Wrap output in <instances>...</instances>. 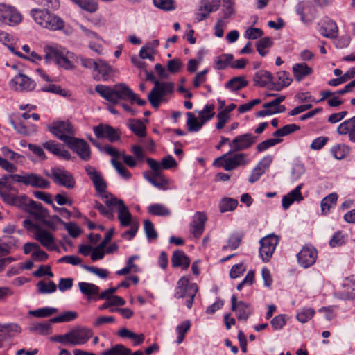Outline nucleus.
I'll return each instance as SVG.
<instances>
[{
    "label": "nucleus",
    "mask_w": 355,
    "mask_h": 355,
    "mask_svg": "<svg viewBox=\"0 0 355 355\" xmlns=\"http://www.w3.org/2000/svg\"><path fill=\"white\" fill-rule=\"evenodd\" d=\"M303 184L298 185L295 189L292 190L287 195L284 196L282 198V207L284 209H288V207L295 201H301L303 200V197L300 192Z\"/></svg>",
    "instance_id": "473e14b6"
},
{
    "label": "nucleus",
    "mask_w": 355,
    "mask_h": 355,
    "mask_svg": "<svg viewBox=\"0 0 355 355\" xmlns=\"http://www.w3.org/2000/svg\"><path fill=\"white\" fill-rule=\"evenodd\" d=\"M235 152L231 149L228 153L216 158L213 165L216 167L223 168L225 171H230L240 166H245L250 163L247 154L241 153L232 154Z\"/></svg>",
    "instance_id": "39448f33"
},
{
    "label": "nucleus",
    "mask_w": 355,
    "mask_h": 355,
    "mask_svg": "<svg viewBox=\"0 0 355 355\" xmlns=\"http://www.w3.org/2000/svg\"><path fill=\"white\" fill-rule=\"evenodd\" d=\"M278 242L279 238L275 234H270L260 240L259 254L263 261L268 262L270 259Z\"/></svg>",
    "instance_id": "9b49d317"
},
{
    "label": "nucleus",
    "mask_w": 355,
    "mask_h": 355,
    "mask_svg": "<svg viewBox=\"0 0 355 355\" xmlns=\"http://www.w3.org/2000/svg\"><path fill=\"white\" fill-rule=\"evenodd\" d=\"M273 159L272 155H267L264 157L258 164L253 168L250 175L249 176L248 181L252 184L258 181L260 177L270 167Z\"/></svg>",
    "instance_id": "5701e85b"
},
{
    "label": "nucleus",
    "mask_w": 355,
    "mask_h": 355,
    "mask_svg": "<svg viewBox=\"0 0 355 355\" xmlns=\"http://www.w3.org/2000/svg\"><path fill=\"white\" fill-rule=\"evenodd\" d=\"M187 115L188 116L187 121L188 130L189 132L199 131L204 125L205 122H203V121L201 120L200 121H198L197 118L191 112H187Z\"/></svg>",
    "instance_id": "8fccbe9b"
},
{
    "label": "nucleus",
    "mask_w": 355,
    "mask_h": 355,
    "mask_svg": "<svg viewBox=\"0 0 355 355\" xmlns=\"http://www.w3.org/2000/svg\"><path fill=\"white\" fill-rule=\"evenodd\" d=\"M46 63L55 62L65 69H73L74 66L71 60L73 59V53L67 51L60 46H46L44 47Z\"/></svg>",
    "instance_id": "7ed1b4c3"
},
{
    "label": "nucleus",
    "mask_w": 355,
    "mask_h": 355,
    "mask_svg": "<svg viewBox=\"0 0 355 355\" xmlns=\"http://www.w3.org/2000/svg\"><path fill=\"white\" fill-rule=\"evenodd\" d=\"M214 108L215 106L213 104L206 105L203 110L199 113L200 119L205 123L213 118L215 114L214 112Z\"/></svg>",
    "instance_id": "69168bd1"
},
{
    "label": "nucleus",
    "mask_w": 355,
    "mask_h": 355,
    "mask_svg": "<svg viewBox=\"0 0 355 355\" xmlns=\"http://www.w3.org/2000/svg\"><path fill=\"white\" fill-rule=\"evenodd\" d=\"M292 69L295 79L298 82L302 80L313 72L312 68L309 67L307 64L304 62L296 63L293 66Z\"/></svg>",
    "instance_id": "f704fd0d"
},
{
    "label": "nucleus",
    "mask_w": 355,
    "mask_h": 355,
    "mask_svg": "<svg viewBox=\"0 0 355 355\" xmlns=\"http://www.w3.org/2000/svg\"><path fill=\"white\" fill-rule=\"evenodd\" d=\"M219 4H211L207 0H202L198 11L196 13L198 21H201L209 17V13L216 12L219 8Z\"/></svg>",
    "instance_id": "7c9ffc66"
},
{
    "label": "nucleus",
    "mask_w": 355,
    "mask_h": 355,
    "mask_svg": "<svg viewBox=\"0 0 355 355\" xmlns=\"http://www.w3.org/2000/svg\"><path fill=\"white\" fill-rule=\"evenodd\" d=\"M146 162L153 171H161L162 169H170L177 166V162L171 155H168L162 159L159 163L157 160L148 157Z\"/></svg>",
    "instance_id": "b1692460"
},
{
    "label": "nucleus",
    "mask_w": 355,
    "mask_h": 355,
    "mask_svg": "<svg viewBox=\"0 0 355 355\" xmlns=\"http://www.w3.org/2000/svg\"><path fill=\"white\" fill-rule=\"evenodd\" d=\"M174 84L171 82L155 81V86L148 95V99L154 108H158L164 98L173 92Z\"/></svg>",
    "instance_id": "0eeeda50"
},
{
    "label": "nucleus",
    "mask_w": 355,
    "mask_h": 355,
    "mask_svg": "<svg viewBox=\"0 0 355 355\" xmlns=\"http://www.w3.org/2000/svg\"><path fill=\"white\" fill-rule=\"evenodd\" d=\"M285 96L280 95L270 102L264 103L262 110H259L257 113V116H266L277 113H282L286 110L284 105H281L280 103L285 100Z\"/></svg>",
    "instance_id": "f3484780"
},
{
    "label": "nucleus",
    "mask_w": 355,
    "mask_h": 355,
    "mask_svg": "<svg viewBox=\"0 0 355 355\" xmlns=\"http://www.w3.org/2000/svg\"><path fill=\"white\" fill-rule=\"evenodd\" d=\"M94 135L98 138L107 139L110 142H115L120 139L117 130L109 125L99 124L93 127Z\"/></svg>",
    "instance_id": "4be33fe9"
},
{
    "label": "nucleus",
    "mask_w": 355,
    "mask_h": 355,
    "mask_svg": "<svg viewBox=\"0 0 355 355\" xmlns=\"http://www.w3.org/2000/svg\"><path fill=\"white\" fill-rule=\"evenodd\" d=\"M48 19L44 28L52 31H60L64 28L65 22L60 17L49 12V17Z\"/></svg>",
    "instance_id": "4c0bfd02"
},
{
    "label": "nucleus",
    "mask_w": 355,
    "mask_h": 355,
    "mask_svg": "<svg viewBox=\"0 0 355 355\" xmlns=\"http://www.w3.org/2000/svg\"><path fill=\"white\" fill-rule=\"evenodd\" d=\"M21 332V328L17 323H0V341L15 336Z\"/></svg>",
    "instance_id": "c756f323"
},
{
    "label": "nucleus",
    "mask_w": 355,
    "mask_h": 355,
    "mask_svg": "<svg viewBox=\"0 0 355 355\" xmlns=\"http://www.w3.org/2000/svg\"><path fill=\"white\" fill-rule=\"evenodd\" d=\"M95 91L112 104H119L121 101L134 100L136 98V94L125 83H118L113 87L97 85Z\"/></svg>",
    "instance_id": "f03ea898"
},
{
    "label": "nucleus",
    "mask_w": 355,
    "mask_h": 355,
    "mask_svg": "<svg viewBox=\"0 0 355 355\" xmlns=\"http://www.w3.org/2000/svg\"><path fill=\"white\" fill-rule=\"evenodd\" d=\"M297 13L300 16L302 22L311 23L316 17V8L309 2H300L296 8Z\"/></svg>",
    "instance_id": "412c9836"
},
{
    "label": "nucleus",
    "mask_w": 355,
    "mask_h": 355,
    "mask_svg": "<svg viewBox=\"0 0 355 355\" xmlns=\"http://www.w3.org/2000/svg\"><path fill=\"white\" fill-rule=\"evenodd\" d=\"M101 355H143L141 351H136L133 354L131 350L123 345H116L110 349L103 351Z\"/></svg>",
    "instance_id": "a19ab883"
},
{
    "label": "nucleus",
    "mask_w": 355,
    "mask_h": 355,
    "mask_svg": "<svg viewBox=\"0 0 355 355\" xmlns=\"http://www.w3.org/2000/svg\"><path fill=\"white\" fill-rule=\"evenodd\" d=\"M191 327V322L189 320H186L182 322L176 327V331L178 334L177 338V344L179 345L182 343L184 340L185 334L189 331Z\"/></svg>",
    "instance_id": "052dcab7"
},
{
    "label": "nucleus",
    "mask_w": 355,
    "mask_h": 355,
    "mask_svg": "<svg viewBox=\"0 0 355 355\" xmlns=\"http://www.w3.org/2000/svg\"><path fill=\"white\" fill-rule=\"evenodd\" d=\"M238 200L232 198H224L221 200L219 208L222 213L234 210L238 206Z\"/></svg>",
    "instance_id": "603ef678"
},
{
    "label": "nucleus",
    "mask_w": 355,
    "mask_h": 355,
    "mask_svg": "<svg viewBox=\"0 0 355 355\" xmlns=\"http://www.w3.org/2000/svg\"><path fill=\"white\" fill-rule=\"evenodd\" d=\"M43 147L59 158L66 160L71 159L70 153L62 144L49 141L44 143Z\"/></svg>",
    "instance_id": "cd10ccee"
},
{
    "label": "nucleus",
    "mask_w": 355,
    "mask_h": 355,
    "mask_svg": "<svg viewBox=\"0 0 355 355\" xmlns=\"http://www.w3.org/2000/svg\"><path fill=\"white\" fill-rule=\"evenodd\" d=\"M38 291L41 293H51L56 291L57 286L56 284L50 281L48 283H46L44 281H40L37 284Z\"/></svg>",
    "instance_id": "680f3d73"
},
{
    "label": "nucleus",
    "mask_w": 355,
    "mask_h": 355,
    "mask_svg": "<svg viewBox=\"0 0 355 355\" xmlns=\"http://www.w3.org/2000/svg\"><path fill=\"white\" fill-rule=\"evenodd\" d=\"M343 296L345 299L352 300L355 297V282L347 279L344 284Z\"/></svg>",
    "instance_id": "0e129e2a"
},
{
    "label": "nucleus",
    "mask_w": 355,
    "mask_h": 355,
    "mask_svg": "<svg viewBox=\"0 0 355 355\" xmlns=\"http://www.w3.org/2000/svg\"><path fill=\"white\" fill-rule=\"evenodd\" d=\"M223 17L221 19H229L234 13V3L231 0H223Z\"/></svg>",
    "instance_id": "338daca9"
},
{
    "label": "nucleus",
    "mask_w": 355,
    "mask_h": 355,
    "mask_svg": "<svg viewBox=\"0 0 355 355\" xmlns=\"http://www.w3.org/2000/svg\"><path fill=\"white\" fill-rule=\"evenodd\" d=\"M207 220L206 216L201 212H197L190 225V232L193 236L198 239L205 230V223Z\"/></svg>",
    "instance_id": "a878e982"
},
{
    "label": "nucleus",
    "mask_w": 355,
    "mask_h": 355,
    "mask_svg": "<svg viewBox=\"0 0 355 355\" xmlns=\"http://www.w3.org/2000/svg\"><path fill=\"white\" fill-rule=\"evenodd\" d=\"M78 287L82 294L85 295L89 300L92 299L93 296L99 294V287L92 283L79 282Z\"/></svg>",
    "instance_id": "79ce46f5"
},
{
    "label": "nucleus",
    "mask_w": 355,
    "mask_h": 355,
    "mask_svg": "<svg viewBox=\"0 0 355 355\" xmlns=\"http://www.w3.org/2000/svg\"><path fill=\"white\" fill-rule=\"evenodd\" d=\"M277 78L278 80L274 82L273 86L271 87V89H275L277 91H279L283 87L288 86L292 81L289 73L284 71L278 72L277 73Z\"/></svg>",
    "instance_id": "a18cd8bd"
},
{
    "label": "nucleus",
    "mask_w": 355,
    "mask_h": 355,
    "mask_svg": "<svg viewBox=\"0 0 355 355\" xmlns=\"http://www.w3.org/2000/svg\"><path fill=\"white\" fill-rule=\"evenodd\" d=\"M52 323L51 319L44 322H33L29 325L28 329L31 333L43 336L49 335L52 333Z\"/></svg>",
    "instance_id": "72a5a7b5"
},
{
    "label": "nucleus",
    "mask_w": 355,
    "mask_h": 355,
    "mask_svg": "<svg viewBox=\"0 0 355 355\" xmlns=\"http://www.w3.org/2000/svg\"><path fill=\"white\" fill-rule=\"evenodd\" d=\"M338 200V195L336 193H331L321 201V211L322 214H327L330 209L336 206Z\"/></svg>",
    "instance_id": "de8ad7c7"
},
{
    "label": "nucleus",
    "mask_w": 355,
    "mask_h": 355,
    "mask_svg": "<svg viewBox=\"0 0 355 355\" xmlns=\"http://www.w3.org/2000/svg\"><path fill=\"white\" fill-rule=\"evenodd\" d=\"M171 265L173 268L182 267L187 269L190 265V259L184 251L176 250L171 257Z\"/></svg>",
    "instance_id": "2f4dec72"
},
{
    "label": "nucleus",
    "mask_w": 355,
    "mask_h": 355,
    "mask_svg": "<svg viewBox=\"0 0 355 355\" xmlns=\"http://www.w3.org/2000/svg\"><path fill=\"white\" fill-rule=\"evenodd\" d=\"M298 130H300V126L294 123L288 124L275 131L273 132V136L275 137H284Z\"/></svg>",
    "instance_id": "13d9d810"
},
{
    "label": "nucleus",
    "mask_w": 355,
    "mask_h": 355,
    "mask_svg": "<svg viewBox=\"0 0 355 355\" xmlns=\"http://www.w3.org/2000/svg\"><path fill=\"white\" fill-rule=\"evenodd\" d=\"M144 176L146 180L155 187L164 191L168 189L169 180L162 175V171H153L152 174L145 173Z\"/></svg>",
    "instance_id": "393cba45"
},
{
    "label": "nucleus",
    "mask_w": 355,
    "mask_h": 355,
    "mask_svg": "<svg viewBox=\"0 0 355 355\" xmlns=\"http://www.w3.org/2000/svg\"><path fill=\"white\" fill-rule=\"evenodd\" d=\"M49 129L53 135L65 144L74 137L73 126L69 121H54Z\"/></svg>",
    "instance_id": "1a4fd4ad"
},
{
    "label": "nucleus",
    "mask_w": 355,
    "mask_h": 355,
    "mask_svg": "<svg viewBox=\"0 0 355 355\" xmlns=\"http://www.w3.org/2000/svg\"><path fill=\"white\" fill-rule=\"evenodd\" d=\"M103 198L105 199L107 206L118 207V219L121 226L127 227L133 223L132 222V214L122 200L118 199L111 193H105Z\"/></svg>",
    "instance_id": "6e6552de"
},
{
    "label": "nucleus",
    "mask_w": 355,
    "mask_h": 355,
    "mask_svg": "<svg viewBox=\"0 0 355 355\" xmlns=\"http://www.w3.org/2000/svg\"><path fill=\"white\" fill-rule=\"evenodd\" d=\"M78 317V313L75 311H66L58 315L51 318V322L54 323L67 322L74 320Z\"/></svg>",
    "instance_id": "4d7b16f0"
},
{
    "label": "nucleus",
    "mask_w": 355,
    "mask_h": 355,
    "mask_svg": "<svg viewBox=\"0 0 355 355\" xmlns=\"http://www.w3.org/2000/svg\"><path fill=\"white\" fill-rule=\"evenodd\" d=\"M85 170L92 181L96 191L101 193H105L107 184L101 173L92 166H87Z\"/></svg>",
    "instance_id": "bb28decb"
},
{
    "label": "nucleus",
    "mask_w": 355,
    "mask_h": 355,
    "mask_svg": "<svg viewBox=\"0 0 355 355\" xmlns=\"http://www.w3.org/2000/svg\"><path fill=\"white\" fill-rule=\"evenodd\" d=\"M248 85L244 76H236L231 78L225 83V88L232 92H235L245 87Z\"/></svg>",
    "instance_id": "37998d69"
},
{
    "label": "nucleus",
    "mask_w": 355,
    "mask_h": 355,
    "mask_svg": "<svg viewBox=\"0 0 355 355\" xmlns=\"http://www.w3.org/2000/svg\"><path fill=\"white\" fill-rule=\"evenodd\" d=\"M53 181L55 184L71 189L75 187L76 181L72 173L62 167L53 168Z\"/></svg>",
    "instance_id": "f8f14e48"
},
{
    "label": "nucleus",
    "mask_w": 355,
    "mask_h": 355,
    "mask_svg": "<svg viewBox=\"0 0 355 355\" xmlns=\"http://www.w3.org/2000/svg\"><path fill=\"white\" fill-rule=\"evenodd\" d=\"M96 74L94 79L96 81H107L115 76V69L105 60L98 59V64L95 69Z\"/></svg>",
    "instance_id": "aec40b11"
},
{
    "label": "nucleus",
    "mask_w": 355,
    "mask_h": 355,
    "mask_svg": "<svg viewBox=\"0 0 355 355\" xmlns=\"http://www.w3.org/2000/svg\"><path fill=\"white\" fill-rule=\"evenodd\" d=\"M128 126L139 137H144L146 135V127L139 119H130Z\"/></svg>",
    "instance_id": "c03bdc74"
},
{
    "label": "nucleus",
    "mask_w": 355,
    "mask_h": 355,
    "mask_svg": "<svg viewBox=\"0 0 355 355\" xmlns=\"http://www.w3.org/2000/svg\"><path fill=\"white\" fill-rule=\"evenodd\" d=\"M49 11L45 9L33 8L30 11V15L34 21L40 26L44 28L46 19L49 17Z\"/></svg>",
    "instance_id": "ea45409f"
},
{
    "label": "nucleus",
    "mask_w": 355,
    "mask_h": 355,
    "mask_svg": "<svg viewBox=\"0 0 355 355\" xmlns=\"http://www.w3.org/2000/svg\"><path fill=\"white\" fill-rule=\"evenodd\" d=\"M272 45V41L270 37H266L260 39L257 43V50L259 52V55L262 57H264L267 54V51H265V49H268L271 47Z\"/></svg>",
    "instance_id": "bf43d9fd"
},
{
    "label": "nucleus",
    "mask_w": 355,
    "mask_h": 355,
    "mask_svg": "<svg viewBox=\"0 0 355 355\" xmlns=\"http://www.w3.org/2000/svg\"><path fill=\"white\" fill-rule=\"evenodd\" d=\"M25 205H27L28 211L31 214L35 215L37 217H43L46 213V210L43 207L40 202H37L34 200H29L28 203H26Z\"/></svg>",
    "instance_id": "3c124183"
},
{
    "label": "nucleus",
    "mask_w": 355,
    "mask_h": 355,
    "mask_svg": "<svg viewBox=\"0 0 355 355\" xmlns=\"http://www.w3.org/2000/svg\"><path fill=\"white\" fill-rule=\"evenodd\" d=\"M11 83L18 85L16 89L19 91H32L35 89L36 85L34 80L22 73H19L15 76V78L11 80Z\"/></svg>",
    "instance_id": "c85d7f7f"
},
{
    "label": "nucleus",
    "mask_w": 355,
    "mask_h": 355,
    "mask_svg": "<svg viewBox=\"0 0 355 355\" xmlns=\"http://www.w3.org/2000/svg\"><path fill=\"white\" fill-rule=\"evenodd\" d=\"M148 212L153 216H168L171 212L165 205L159 203H154L149 205L147 208Z\"/></svg>",
    "instance_id": "49530a36"
},
{
    "label": "nucleus",
    "mask_w": 355,
    "mask_h": 355,
    "mask_svg": "<svg viewBox=\"0 0 355 355\" xmlns=\"http://www.w3.org/2000/svg\"><path fill=\"white\" fill-rule=\"evenodd\" d=\"M58 312V309L53 307H44L29 311V314L36 318H46Z\"/></svg>",
    "instance_id": "6e6d98bb"
},
{
    "label": "nucleus",
    "mask_w": 355,
    "mask_h": 355,
    "mask_svg": "<svg viewBox=\"0 0 355 355\" xmlns=\"http://www.w3.org/2000/svg\"><path fill=\"white\" fill-rule=\"evenodd\" d=\"M22 183L26 186H31L39 189H49L50 182L41 175L29 173L24 175L19 174H8L0 178V198L8 205L22 207L28 202L25 195L18 196V191L12 184L10 180Z\"/></svg>",
    "instance_id": "f257e3e1"
},
{
    "label": "nucleus",
    "mask_w": 355,
    "mask_h": 355,
    "mask_svg": "<svg viewBox=\"0 0 355 355\" xmlns=\"http://www.w3.org/2000/svg\"><path fill=\"white\" fill-rule=\"evenodd\" d=\"M92 331L87 328H76L64 335H55L51 338L53 342L63 345H81L92 337Z\"/></svg>",
    "instance_id": "20e7f679"
},
{
    "label": "nucleus",
    "mask_w": 355,
    "mask_h": 355,
    "mask_svg": "<svg viewBox=\"0 0 355 355\" xmlns=\"http://www.w3.org/2000/svg\"><path fill=\"white\" fill-rule=\"evenodd\" d=\"M153 3L157 8L166 11L175 8V2L173 0H153Z\"/></svg>",
    "instance_id": "774afa93"
},
{
    "label": "nucleus",
    "mask_w": 355,
    "mask_h": 355,
    "mask_svg": "<svg viewBox=\"0 0 355 355\" xmlns=\"http://www.w3.org/2000/svg\"><path fill=\"white\" fill-rule=\"evenodd\" d=\"M198 291L196 283H190L187 277H182L178 282L174 297L175 298H187L186 305L188 309L192 307L194 298Z\"/></svg>",
    "instance_id": "423d86ee"
},
{
    "label": "nucleus",
    "mask_w": 355,
    "mask_h": 355,
    "mask_svg": "<svg viewBox=\"0 0 355 355\" xmlns=\"http://www.w3.org/2000/svg\"><path fill=\"white\" fill-rule=\"evenodd\" d=\"M23 19L19 11L10 5L0 3V21L9 26L19 24Z\"/></svg>",
    "instance_id": "9d476101"
},
{
    "label": "nucleus",
    "mask_w": 355,
    "mask_h": 355,
    "mask_svg": "<svg viewBox=\"0 0 355 355\" xmlns=\"http://www.w3.org/2000/svg\"><path fill=\"white\" fill-rule=\"evenodd\" d=\"M231 310L236 313L239 320L247 321L252 314L250 304L241 300H238L235 295L231 297Z\"/></svg>",
    "instance_id": "a211bd4d"
},
{
    "label": "nucleus",
    "mask_w": 355,
    "mask_h": 355,
    "mask_svg": "<svg viewBox=\"0 0 355 355\" xmlns=\"http://www.w3.org/2000/svg\"><path fill=\"white\" fill-rule=\"evenodd\" d=\"M258 137L250 133H245L235 137L230 142L229 146L232 151H241L250 148L257 142Z\"/></svg>",
    "instance_id": "4468645a"
},
{
    "label": "nucleus",
    "mask_w": 355,
    "mask_h": 355,
    "mask_svg": "<svg viewBox=\"0 0 355 355\" xmlns=\"http://www.w3.org/2000/svg\"><path fill=\"white\" fill-rule=\"evenodd\" d=\"M349 153V148L345 144H337L331 149V153L337 159L345 158Z\"/></svg>",
    "instance_id": "5fc2aeb1"
},
{
    "label": "nucleus",
    "mask_w": 355,
    "mask_h": 355,
    "mask_svg": "<svg viewBox=\"0 0 355 355\" xmlns=\"http://www.w3.org/2000/svg\"><path fill=\"white\" fill-rule=\"evenodd\" d=\"M34 236L35 239L48 250H59L54 236L48 230L42 228H37L35 232Z\"/></svg>",
    "instance_id": "6ab92c4d"
},
{
    "label": "nucleus",
    "mask_w": 355,
    "mask_h": 355,
    "mask_svg": "<svg viewBox=\"0 0 355 355\" xmlns=\"http://www.w3.org/2000/svg\"><path fill=\"white\" fill-rule=\"evenodd\" d=\"M336 131L340 135H348L351 140L352 135L355 134V116L341 123Z\"/></svg>",
    "instance_id": "e433bc0d"
},
{
    "label": "nucleus",
    "mask_w": 355,
    "mask_h": 355,
    "mask_svg": "<svg viewBox=\"0 0 355 355\" xmlns=\"http://www.w3.org/2000/svg\"><path fill=\"white\" fill-rule=\"evenodd\" d=\"M234 56L232 54H223L216 58L215 60V69L217 70L225 69L228 65L230 66Z\"/></svg>",
    "instance_id": "864d4df0"
},
{
    "label": "nucleus",
    "mask_w": 355,
    "mask_h": 355,
    "mask_svg": "<svg viewBox=\"0 0 355 355\" xmlns=\"http://www.w3.org/2000/svg\"><path fill=\"white\" fill-rule=\"evenodd\" d=\"M66 144L83 160L88 161L90 159V147L84 139L73 137Z\"/></svg>",
    "instance_id": "2eb2a0df"
},
{
    "label": "nucleus",
    "mask_w": 355,
    "mask_h": 355,
    "mask_svg": "<svg viewBox=\"0 0 355 355\" xmlns=\"http://www.w3.org/2000/svg\"><path fill=\"white\" fill-rule=\"evenodd\" d=\"M273 76L269 71L261 70L257 71L254 77L256 85L260 87H268L270 84L273 85Z\"/></svg>",
    "instance_id": "58836bf2"
},
{
    "label": "nucleus",
    "mask_w": 355,
    "mask_h": 355,
    "mask_svg": "<svg viewBox=\"0 0 355 355\" xmlns=\"http://www.w3.org/2000/svg\"><path fill=\"white\" fill-rule=\"evenodd\" d=\"M315 314V311L311 308H304L296 315L297 320L302 323L308 322Z\"/></svg>",
    "instance_id": "e2e57ef3"
},
{
    "label": "nucleus",
    "mask_w": 355,
    "mask_h": 355,
    "mask_svg": "<svg viewBox=\"0 0 355 355\" xmlns=\"http://www.w3.org/2000/svg\"><path fill=\"white\" fill-rule=\"evenodd\" d=\"M318 252L311 245H305L297 254L298 263L303 268H307L313 266L317 259Z\"/></svg>",
    "instance_id": "dca6fc26"
},
{
    "label": "nucleus",
    "mask_w": 355,
    "mask_h": 355,
    "mask_svg": "<svg viewBox=\"0 0 355 355\" xmlns=\"http://www.w3.org/2000/svg\"><path fill=\"white\" fill-rule=\"evenodd\" d=\"M338 31L336 22L329 20L321 28V34L328 38H335L338 35Z\"/></svg>",
    "instance_id": "09e8293b"
},
{
    "label": "nucleus",
    "mask_w": 355,
    "mask_h": 355,
    "mask_svg": "<svg viewBox=\"0 0 355 355\" xmlns=\"http://www.w3.org/2000/svg\"><path fill=\"white\" fill-rule=\"evenodd\" d=\"M103 150L105 153L112 157V164L120 175L125 180L130 179L131 173L117 160L121 158V153L110 145L104 146Z\"/></svg>",
    "instance_id": "ddd939ff"
},
{
    "label": "nucleus",
    "mask_w": 355,
    "mask_h": 355,
    "mask_svg": "<svg viewBox=\"0 0 355 355\" xmlns=\"http://www.w3.org/2000/svg\"><path fill=\"white\" fill-rule=\"evenodd\" d=\"M10 123L18 133L23 135H31L36 132V126L34 124L26 123L21 120L19 121L10 120Z\"/></svg>",
    "instance_id": "c9c22d12"
}]
</instances>
